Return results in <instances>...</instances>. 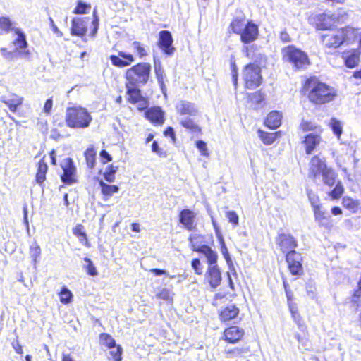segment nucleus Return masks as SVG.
I'll list each match as a JSON object with an SVG mask.
<instances>
[{
  "label": "nucleus",
  "instance_id": "obj_1",
  "mask_svg": "<svg viewBox=\"0 0 361 361\" xmlns=\"http://www.w3.org/2000/svg\"><path fill=\"white\" fill-rule=\"evenodd\" d=\"M304 89L309 92L310 101L316 104L330 102L336 96V90L333 87L319 82L316 78L307 79L304 85Z\"/></svg>",
  "mask_w": 361,
  "mask_h": 361
},
{
  "label": "nucleus",
  "instance_id": "obj_2",
  "mask_svg": "<svg viewBox=\"0 0 361 361\" xmlns=\"http://www.w3.org/2000/svg\"><path fill=\"white\" fill-rule=\"evenodd\" d=\"M92 121V116L88 111L80 106L68 107L66 110L65 122L71 128H86Z\"/></svg>",
  "mask_w": 361,
  "mask_h": 361
},
{
  "label": "nucleus",
  "instance_id": "obj_3",
  "mask_svg": "<svg viewBox=\"0 0 361 361\" xmlns=\"http://www.w3.org/2000/svg\"><path fill=\"white\" fill-rule=\"evenodd\" d=\"M283 60L292 65L296 70L305 69L310 65L306 53L294 46H287L281 50Z\"/></svg>",
  "mask_w": 361,
  "mask_h": 361
},
{
  "label": "nucleus",
  "instance_id": "obj_4",
  "mask_svg": "<svg viewBox=\"0 0 361 361\" xmlns=\"http://www.w3.org/2000/svg\"><path fill=\"white\" fill-rule=\"evenodd\" d=\"M151 71V65L148 63H140L128 69L126 78L128 85L139 87L147 83Z\"/></svg>",
  "mask_w": 361,
  "mask_h": 361
},
{
  "label": "nucleus",
  "instance_id": "obj_5",
  "mask_svg": "<svg viewBox=\"0 0 361 361\" xmlns=\"http://www.w3.org/2000/svg\"><path fill=\"white\" fill-rule=\"evenodd\" d=\"M243 78L247 88L257 87L262 81L261 68L259 65L255 63L247 64L244 68Z\"/></svg>",
  "mask_w": 361,
  "mask_h": 361
},
{
  "label": "nucleus",
  "instance_id": "obj_6",
  "mask_svg": "<svg viewBox=\"0 0 361 361\" xmlns=\"http://www.w3.org/2000/svg\"><path fill=\"white\" fill-rule=\"evenodd\" d=\"M314 19L318 30H328L338 21V16L331 12H324L316 15Z\"/></svg>",
  "mask_w": 361,
  "mask_h": 361
},
{
  "label": "nucleus",
  "instance_id": "obj_7",
  "mask_svg": "<svg viewBox=\"0 0 361 361\" xmlns=\"http://www.w3.org/2000/svg\"><path fill=\"white\" fill-rule=\"evenodd\" d=\"M286 259L288 264L289 271L293 275L299 276L303 273L302 258L300 253L295 250L288 252L286 255Z\"/></svg>",
  "mask_w": 361,
  "mask_h": 361
},
{
  "label": "nucleus",
  "instance_id": "obj_8",
  "mask_svg": "<svg viewBox=\"0 0 361 361\" xmlns=\"http://www.w3.org/2000/svg\"><path fill=\"white\" fill-rule=\"evenodd\" d=\"M276 243L280 247L281 250L283 253L292 252L298 246L297 240L289 233H279L276 238Z\"/></svg>",
  "mask_w": 361,
  "mask_h": 361
},
{
  "label": "nucleus",
  "instance_id": "obj_9",
  "mask_svg": "<svg viewBox=\"0 0 361 361\" xmlns=\"http://www.w3.org/2000/svg\"><path fill=\"white\" fill-rule=\"evenodd\" d=\"M240 40L244 44H250L255 41L259 35L258 26L252 20H247V25L239 33Z\"/></svg>",
  "mask_w": 361,
  "mask_h": 361
},
{
  "label": "nucleus",
  "instance_id": "obj_10",
  "mask_svg": "<svg viewBox=\"0 0 361 361\" xmlns=\"http://www.w3.org/2000/svg\"><path fill=\"white\" fill-rule=\"evenodd\" d=\"M314 217L320 228L331 231L334 227L333 219L322 207L315 208Z\"/></svg>",
  "mask_w": 361,
  "mask_h": 361
},
{
  "label": "nucleus",
  "instance_id": "obj_11",
  "mask_svg": "<svg viewBox=\"0 0 361 361\" xmlns=\"http://www.w3.org/2000/svg\"><path fill=\"white\" fill-rule=\"evenodd\" d=\"M61 167L63 171V174L61 176L62 181L66 184L75 183L76 181L75 178L76 168L72 159H65L61 164Z\"/></svg>",
  "mask_w": 361,
  "mask_h": 361
},
{
  "label": "nucleus",
  "instance_id": "obj_12",
  "mask_svg": "<svg viewBox=\"0 0 361 361\" xmlns=\"http://www.w3.org/2000/svg\"><path fill=\"white\" fill-rule=\"evenodd\" d=\"M205 281H207L210 287L213 289L220 286L222 276L221 270L217 264L209 266L205 273Z\"/></svg>",
  "mask_w": 361,
  "mask_h": 361
},
{
  "label": "nucleus",
  "instance_id": "obj_13",
  "mask_svg": "<svg viewBox=\"0 0 361 361\" xmlns=\"http://www.w3.org/2000/svg\"><path fill=\"white\" fill-rule=\"evenodd\" d=\"M159 46L160 49L167 55L173 54L175 48L172 46L173 38L170 32L162 30L159 34Z\"/></svg>",
  "mask_w": 361,
  "mask_h": 361
},
{
  "label": "nucleus",
  "instance_id": "obj_14",
  "mask_svg": "<svg viewBox=\"0 0 361 361\" xmlns=\"http://www.w3.org/2000/svg\"><path fill=\"white\" fill-rule=\"evenodd\" d=\"M0 102L7 106L11 112H16L23 104V98L16 94H4L0 97Z\"/></svg>",
  "mask_w": 361,
  "mask_h": 361
},
{
  "label": "nucleus",
  "instance_id": "obj_15",
  "mask_svg": "<svg viewBox=\"0 0 361 361\" xmlns=\"http://www.w3.org/2000/svg\"><path fill=\"white\" fill-rule=\"evenodd\" d=\"M326 169L327 166L325 161L317 156H314L311 159L310 163L309 176L316 178L317 176L322 173Z\"/></svg>",
  "mask_w": 361,
  "mask_h": 361
},
{
  "label": "nucleus",
  "instance_id": "obj_16",
  "mask_svg": "<svg viewBox=\"0 0 361 361\" xmlns=\"http://www.w3.org/2000/svg\"><path fill=\"white\" fill-rule=\"evenodd\" d=\"M195 217L196 214L192 211L185 209L179 214V221L187 230L192 231L195 228Z\"/></svg>",
  "mask_w": 361,
  "mask_h": 361
},
{
  "label": "nucleus",
  "instance_id": "obj_17",
  "mask_svg": "<svg viewBox=\"0 0 361 361\" xmlns=\"http://www.w3.org/2000/svg\"><path fill=\"white\" fill-rule=\"evenodd\" d=\"M110 60L115 66L123 68L129 66L134 61V57L132 54H126L123 51H119L118 56L111 55Z\"/></svg>",
  "mask_w": 361,
  "mask_h": 361
},
{
  "label": "nucleus",
  "instance_id": "obj_18",
  "mask_svg": "<svg viewBox=\"0 0 361 361\" xmlns=\"http://www.w3.org/2000/svg\"><path fill=\"white\" fill-rule=\"evenodd\" d=\"M88 20L81 18H74L72 20L71 33L72 35L83 37L87 32Z\"/></svg>",
  "mask_w": 361,
  "mask_h": 361
},
{
  "label": "nucleus",
  "instance_id": "obj_19",
  "mask_svg": "<svg viewBox=\"0 0 361 361\" xmlns=\"http://www.w3.org/2000/svg\"><path fill=\"white\" fill-rule=\"evenodd\" d=\"M343 44H350L356 41L360 35V30L351 27H346L338 30Z\"/></svg>",
  "mask_w": 361,
  "mask_h": 361
},
{
  "label": "nucleus",
  "instance_id": "obj_20",
  "mask_svg": "<svg viewBox=\"0 0 361 361\" xmlns=\"http://www.w3.org/2000/svg\"><path fill=\"white\" fill-rule=\"evenodd\" d=\"M322 39L323 44L329 48H337L343 44L338 30L335 34L322 35Z\"/></svg>",
  "mask_w": 361,
  "mask_h": 361
},
{
  "label": "nucleus",
  "instance_id": "obj_21",
  "mask_svg": "<svg viewBox=\"0 0 361 361\" xmlns=\"http://www.w3.org/2000/svg\"><path fill=\"white\" fill-rule=\"evenodd\" d=\"M177 112L181 115H196L197 109L195 104L188 101H180L176 105Z\"/></svg>",
  "mask_w": 361,
  "mask_h": 361
},
{
  "label": "nucleus",
  "instance_id": "obj_22",
  "mask_svg": "<svg viewBox=\"0 0 361 361\" xmlns=\"http://www.w3.org/2000/svg\"><path fill=\"white\" fill-rule=\"evenodd\" d=\"M342 58L344 60L345 65L349 68L357 66L360 62V54L355 50L343 53Z\"/></svg>",
  "mask_w": 361,
  "mask_h": 361
},
{
  "label": "nucleus",
  "instance_id": "obj_23",
  "mask_svg": "<svg viewBox=\"0 0 361 361\" xmlns=\"http://www.w3.org/2000/svg\"><path fill=\"white\" fill-rule=\"evenodd\" d=\"M197 252L202 253L207 258L209 266L217 264L218 255L209 246L203 245L200 247H197Z\"/></svg>",
  "mask_w": 361,
  "mask_h": 361
},
{
  "label": "nucleus",
  "instance_id": "obj_24",
  "mask_svg": "<svg viewBox=\"0 0 361 361\" xmlns=\"http://www.w3.org/2000/svg\"><path fill=\"white\" fill-rule=\"evenodd\" d=\"M321 137L314 133H310L305 137L304 144L305 145L306 153L310 154L320 143Z\"/></svg>",
  "mask_w": 361,
  "mask_h": 361
},
{
  "label": "nucleus",
  "instance_id": "obj_25",
  "mask_svg": "<svg viewBox=\"0 0 361 361\" xmlns=\"http://www.w3.org/2000/svg\"><path fill=\"white\" fill-rule=\"evenodd\" d=\"M243 331L237 326H231L224 331L226 340L230 343L238 341L243 336Z\"/></svg>",
  "mask_w": 361,
  "mask_h": 361
},
{
  "label": "nucleus",
  "instance_id": "obj_26",
  "mask_svg": "<svg viewBox=\"0 0 361 361\" xmlns=\"http://www.w3.org/2000/svg\"><path fill=\"white\" fill-rule=\"evenodd\" d=\"M281 114L276 111L270 112L265 121V125L272 129H276L281 124Z\"/></svg>",
  "mask_w": 361,
  "mask_h": 361
},
{
  "label": "nucleus",
  "instance_id": "obj_27",
  "mask_svg": "<svg viewBox=\"0 0 361 361\" xmlns=\"http://www.w3.org/2000/svg\"><path fill=\"white\" fill-rule=\"evenodd\" d=\"M239 313V310L233 304L228 305L220 312V318L223 321H229L235 318Z\"/></svg>",
  "mask_w": 361,
  "mask_h": 361
},
{
  "label": "nucleus",
  "instance_id": "obj_28",
  "mask_svg": "<svg viewBox=\"0 0 361 361\" xmlns=\"http://www.w3.org/2000/svg\"><path fill=\"white\" fill-rule=\"evenodd\" d=\"M147 119L155 123H162L164 121V113L159 107H154L148 109L146 113Z\"/></svg>",
  "mask_w": 361,
  "mask_h": 361
},
{
  "label": "nucleus",
  "instance_id": "obj_29",
  "mask_svg": "<svg viewBox=\"0 0 361 361\" xmlns=\"http://www.w3.org/2000/svg\"><path fill=\"white\" fill-rule=\"evenodd\" d=\"M247 21L243 16L236 17L231 21L230 27L233 33L239 35V33L247 25Z\"/></svg>",
  "mask_w": 361,
  "mask_h": 361
},
{
  "label": "nucleus",
  "instance_id": "obj_30",
  "mask_svg": "<svg viewBox=\"0 0 361 361\" xmlns=\"http://www.w3.org/2000/svg\"><path fill=\"white\" fill-rule=\"evenodd\" d=\"M47 168V165L44 160L42 159L39 161L36 174V181L37 183L41 184L45 180Z\"/></svg>",
  "mask_w": 361,
  "mask_h": 361
},
{
  "label": "nucleus",
  "instance_id": "obj_31",
  "mask_svg": "<svg viewBox=\"0 0 361 361\" xmlns=\"http://www.w3.org/2000/svg\"><path fill=\"white\" fill-rule=\"evenodd\" d=\"M323 177V182L324 184L331 187L336 182V174L334 171L330 168H327L322 173Z\"/></svg>",
  "mask_w": 361,
  "mask_h": 361
},
{
  "label": "nucleus",
  "instance_id": "obj_32",
  "mask_svg": "<svg viewBox=\"0 0 361 361\" xmlns=\"http://www.w3.org/2000/svg\"><path fill=\"white\" fill-rule=\"evenodd\" d=\"M219 241L221 243V252L224 257L225 258V259L229 267L230 270L233 271V274H235V270L234 269L231 258L228 253V250L226 247V245L224 243V238L222 236H220Z\"/></svg>",
  "mask_w": 361,
  "mask_h": 361
},
{
  "label": "nucleus",
  "instance_id": "obj_33",
  "mask_svg": "<svg viewBox=\"0 0 361 361\" xmlns=\"http://www.w3.org/2000/svg\"><path fill=\"white\" fill-rule=\"evenodd\" d=\"M126 87L129 102L132 104H135L142 97L140 94V90L137 88L138 87H130L128 84L126 85Z\"/></svg>",
  "mask_w": 361,
  "mask_h": 361
},
{
  "label": "nucleus",
  "instance_id": "obj_34",
  "mask_svg": "<svg viewBox=\"0 0 361 361\" xmlns=\"http://www.w3.org/2000/svg\"><path fill=\"white\" fill-rule=\"evenodd\" d=\"M154 70L158 83L159 84L162 91L164 92L165 87L164 82V71L161 66L160 61H157L156 60L154 61Z\"/></svg>",
  "mask_w": 361,
  "mask_h": 361
},
{
  "label": "nucleus",
  "instance_id": "obj_35",
  "mask_svg": "<svg viewBox=\"0 0 361 361\" xmlns=\"http://www.w3.org/2000/svg\"><path fill=\"white\" fill-rule=\"evenodd\" d=\"M99 185L102 188V192L105 197H111L119 190L118 186L115 185H108L103 180L99 181Z\"/></svg>",
  "mask_w": 361,
  "mask_h": 361
},
{
  "label": "nucleus",
  "instance_id": "obj_36",
  "mask_svg": "<svg viewBox=\"0 0 361 361\" xmlns=\"http://www.w3.org/2000/svg\"><path fill=\"white\" fill-rule=\"evenodd\" d=\"M15 33L17 35V38L14 41V44L17 49H25L27 47L25 34L19 29L15 30Z\"/></svg>",
  "mask_w": 361,
  "mask_h": 361
},
{
  "label": "nucleus",
  "instance_id": "obj_37",
  "mask_svg": "<svg viewBox=\"0 0 361 361\" xmlns=\"http://www.w3.org/2000/svg\"><path fill=\"white\" fill-rule=\"evenodd\" d=\"M259 136L266 145H271L276 140V133H265L261 130H258Z\"/></svg>",
  "mask_w": 361,
  "mask_h": 361
},
{
  "label": "nucleus",
  "instance_id": "obj_38",
  "mask_svg": "<svg viewBox=\"0 0 361 361\" xmlns=\"http://www.w3.org/2000/svg\"><path fill=\"white\" fill-rule=\"evenodd\" d=\"M189 241L193 251L197 252V247H200L204 242V237L197 233L191 234L189 237Z\"/></svg>",
  "mask_w": 361,
  "mask_h": 361
},
{
  "label": "nucleus",
  "instance_id": "obj_39",
  "mask_svg": "<svg viewBox=\"0 0 361 361\" xmlns=\"http://www.w3.org/2000/svg\"><path fill=\"white\" fill-rule=\"evenodd\" d=\"M100 343L103 345L106 346L109 349L114 348L116 345V341L111 336L102 333L99 336Z\"/></svg>",
  "mask_w": 361,
  "mask_h": 361
},
{
  "label": "nucleus",
  "instance_id": "obj_40",
  "mask_svg": "<svg viewBox=\"0 0 361 361\" xmlns=\"http://www.w3.org/2000/svg\"><path fill=\"white\" fill-rule=\"evenodd\" d=\"M329 126L336 137L340 138L343 132V126L341 123L335 118H332L329 121Z\"/></svg>",
  "mask_w": 361,
  "mask_h": 361
},
{
  "label": "nucleus",
  "instance_id": "obj_41",
  "mask_svg": "<svg viewBox=\"0 0 361 361\" xmlns=\"http://www.w3.org/2000/svg\"><path fill=\"white\" fill-rule=\"evenodd\" d=\"M96 152L92 148H88L85 152V157L87 166L93 168L95 162Z\"/></svg>",
  "mask_w": 361,
  "mask_h": 361
},
{
  "label": "nucleus",
  "instance_id": "obj_42",
  "mask_svg": "<svg viewBox=\"0 0 361 361\" xmlns=\"http://www.w3.org/2000/svg\"><path fill=\"white\" fill-rule=\"evenodd\" d=\"M30 254L32 258L34 264L35 265L37 263L38 259L41 255V248L39 245H38L36 243L31 245L30 248Z\"/></svg>",
  "mask_w": 361,
  "mask_h": 361
},
{
  "label": "nucleus",
  "instance_id": "obj_43",
  "mask_svg": "<svg viewBox=\"0 0 361 361\" xmlns=\"http://www.w3.org/2000/svg\"><path fill=\"white\" fill-rule=\"evenodd\" d=\"M117 169V166H114L113 165L109 166L104 173V177L105 180L110 183L114 182L115 179L114 175L116 173Z\"/></svg>",
  "mask_w": 361,
  "mask_h": 361
},
{
  "label": "nucleus",
  "instance_id": "obj_44",
  "mask_svg": "<svg viewBox=\"0 0 361 361\" xmlns=\"http://www.w3.org/2000/svg\"><path fill=\"white\" fill-rule=\"evenodd\" d=\"M60 301L63 304H68L71 301L72 293L66 288L63 287L59 293Z\"/></svg>",
  "mask_w": 361,
  "mask_h": 361
},
{
  "label": "nucleus",
  "instance_id": "obj_45",
  "mask_svg": "<svg viewBox=\"0 0 361 361\" xmlns=\"http://www.w3.org/2000/svg\"><path fill=\"white\" fill-rule=\"evenodd\" d=\"M84 261L85 264L83 265V267L86 269L87 274L92 276H97L98 273L92 260L87 257H85Z\"/></svg>",
  "mask_w": 361,
  "mask_h": 361
},
{
  "label": "nucleus",
  "instance_id": "obj_46",
  "mask_svg": "<svg viewBox=\"0 0 361 361\" xmlns=\"http://www.w3.org/2000/svg\"><path fill=\"white\" fill-rule=\"evenodd\" d=\"M180 123L184 128L189 129L192 132L196 133L200 131V128H199V126L197 124H195L192 120L190 118H185L182 120L180 121Z\"/></svg>",
  "mask_w": 361,
  "mask_h": 361
},
{
  "label": "nucleus",
  "instance_id": "obj_47",
  "mask_svg": "<svg viewBox=\"0 0 361 361\" xmlns=\"http://www.w3.org/2000/svg\"><path fill=\"white\" fill-rule=\"evenodd\" d=\"M110 350L109 354L113 361H121V347L120 345H115L114 348H111Z\"/></svg>",
  "mask_w": 361,
  "mask_h": 361
},
{
  "label": "nucleus",
  "instance_id": "obj_48",
  "mask_svg": "<svg viewBox=\"0 0 361 361\" xmlns=\"http://www.w3.org/2000/svg\"><path fill=\"white\" fill-rule=\"evenodd\" d=\"M157 298L171 302L173 300L171 292L167 288H162L159 290V292L157 294Z\"/></svg>",
  "mask_w": 361,
  "mask_h": 361
},
{
  "label": "nucleus",
  "instance_id": "obj_49",
  "mask_svg": "<svg viewBox=\"0 0 361 361\" xmlns=\"http://www.w3.org/2000/svg\"><path fill=\"white\" fill-rule=\"evenodd\" d=\"M131 47L132 49L137 53L140 58L147 55V51L139 42H133Z\"/></svg>",
  "mask_w": 361,
  "mask_h": 361
},
{
  "label": "nucleus",
  "instance_id": "obj_50",
  "mask_svg": "<svg viewBox=\"0 0 361 361\" xmlns=\"http://www.w3.org/2000/svg\"><path fill=\"white\" fill-rule=\"evenodd\" d=\"M343 192V187L339 182L336 184L334 189L330 192V196L333 199L339 198Z\"/></svg>",
  "mask_w": 361,
  "mask_h": 361
},
{
  "label": "nucleus",
  "instance_id": "obj_51",
  "mask_svg": "<svg viewBox=\"0 0 361 361\" xmlns=\"http://www.w3.org/2000/svg\"><path fill=\"white\" fill-rule=\"evenodd\" d=\"M249 99L255 104H259L264 100V95L257 91L250 94Z\"/></svg>",
  "mask_w": 361,
  "mask_h": 361
},
{
  "label": "nucleus",
  "instance_id": "obj_52",
  "mask_svg": "<svg viewBox=\"0 0 361 361\" xmlns=\"http://www.w3.org/2000/svg\"><path fill=\"white\" fill-rule=\"evenodd\" d=\"M231 68L232 80L235 86V88L236 89L238 84V68L234 61H231Z\"/></svg>",
  "mask_w": 361,
  "mask_h": 361
},
{
  "label": "nucleus",
  "instance_id": "obj_53",
  "mask_svg": "<svg viewBox=\"0 0 361 361\" xmlns=\"http://www.w3.org/2000/svg\"><path fill=\"white\" fill-rule=\"evenodd\" d=\"M11 27V23L9 18L6 17L0 18V29L4 31L8 32Z\"/></svg>",
  "mask_w": 361,
  "mask_h": 361
},
{
  "label": "nucleus",
  "instance_id": "obj_54",
  "mask_svg": "<svg viewBox=\"0 0 361 361\" xmlns=\"http://www.w3.org/2000/svg\"><path fill=\"white\" fill-rule=\"evenodd\" d=\"M90 6L82 2H78L76 8L74 10V13L77 14H82L86 13L87 9H90Z\"/></svg>",
  "mask_w": 361,
  "mask_h": 361
},
{
  "label": "nucleus",
  "instance_id": "obj_55",
  "mask_svg": "<svg viewBox=\"0 0 361 361\" xmlns=\"http://www.w3.org/2000/svg\"><path fill=\"white\" fill-rule=\"evenodd\" d=\"M307 194H308L309 200H310L311 205L312 207V209H313V212L314 211L316 207H322L319 204V197L317 195L312 194L311 192H308Z\"/></svg>",
  "mask_w": 361,
  "mask_h": 361
},
{
  "label": "nucleus",
  "instance_id": "obj_56",
  "mask_svg": "<svg viewBox=\"0 0 361 361\" xmlns=\"http://www.w3.org/2000/svg\"><path fill=\"white\" fill-rule=\"evenodd\" d=\"M226 216L228 218V221L233 224L234 226H237L238 224V216L234 211L228 212Z\"/></svg>",
  "mask_w": 361,
  "mask_h": 361
},
{
  "label": "nucleus",
  "instance_id": "obj_57",
  "mask_svg": "<svg viewBox=\"0 0 361 361\" xmlns=\"http://www.w3.org/2000/svg\"><path fill=\"white\" fill-rule=\"evenodd\" d=\"M192 267L197 274L200 275L202 274V266L198 259H194L192 261Z\"/></svg>",
  "mask_w": 361,
  "mask_h": 361
},
{
  "label": "nucleus",
  "instance_id": "obj_58",
  "mask_svg": "<svg viewBox=\"0 0 361 361\" xmlns=\"http://www.w3.org/2000/svg\"><path fill=\"white\" fill-rule=\"evenodd\" d=\"M92 23L93 25V29H92L90 35L92 37H94L97 32L98 27H99V18L96 16L95 10L94 11V19H93Z\"/></svg>",
  "mask_w": 361,
  "mask_h": 361
},
{
  "label": "nucleus",
  "instance_id": "obj_59",
  "mask_svg": "<svg viewBox=\"0 0 361 361\" xmlns=\"http://www.w3.org/2000/svg\"><path fill=\"white\" fill-rule=\"evenodd\" d=\"M135 104H137L138 110L142 111L147 108L148 102L145 98L142 97Z\"/></svg>",
  "mask_w": 361,
  "mask_h": 361
},
{
  "label": "nucleus",
  "instance_id": "obj_60",
  "mask_svg": "<svg viewBox=\"0 0 361 361\" xmlns=\"http://www.w3.org/2000/svg\"><path fill=\"white\" fill-rule=\"evenodd\" d=\"M196 146L197 149L201 152L202 154L204 156L207 155V148L206 143L202 140H198L196 143Z\"/></svg>",
  "mask_w": 361,
  "mask_h": 361
},
{
  "label": "nucleus",
  "instance_id": "obj_61",
  "mask_svg": "<svg viewBox=\"0 0 361 361\" xmlns=\"http://www.w3.org/2000/svg\"><path fill=\"white\" fill-rule=\"evenodd\" d=\"M300 128L304 131H307V130H312L314 128V125L311 122H308V121L302 120L300 123Z\"/></svg>",
  "mask_w": 361,
  "mask_h": 361
},
{
  "label": "nucleus",
  "instance_id": "obj_62",
  "mask_svg": "<svg viewBox=\"0 0 361 361\" xmlns=\"http://www.w3.org/2000/svg\"><path fill=\"white\" fill-rule=\"evenodd\" d=\"M73 233L75 235H78V236H82L83 237L85 240H87V235L86 233L82 231V226L81 225H78L77 226L74 230H73Z\"/></svg>",
  "mask_w": 361,
  "mask_h": 361
},
{
  "label": "nucleus",
  "instance_id": "obj_63",
  "mask_svg": "<svg viewBox=\"0 0 361 361\" xmlns=\"http://www.w3.org/2000/svg\"><path fill=\"white\" fill-rule=\"evenodd\" d=\"M53 105V101L52 99H48L45 102L44 106V111L47 114H49L51 113V109Z\"/></svg>",
  "mask_w": 361,
  "mask_h": 361
},
{
  "label": "nucleus",
  "instance_id": "obj_64",
  "mask_svg": "<svg viewBox=\"0 0 361 361\" xmlns=\"http://www.w3.org/2000/svg\"><path fill=\"white\" fill-rule=\"evenodd\" d=\"M343 205L349 209H354L356 207L355 202L350 198H343Z\"/></svg>",
  "mask_w": 361,
  "mask_h": 361
}]
</instances>
